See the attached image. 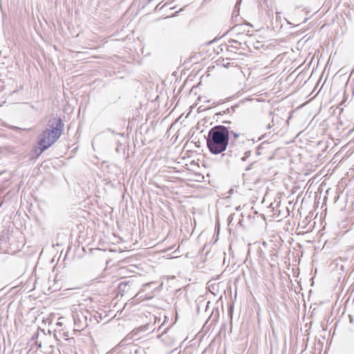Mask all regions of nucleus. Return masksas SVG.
I'll use <instances>...</instances> for the list:
<instances>
[{
  "label": "nucleus",
  "instance_id": "18",
  "mask_svg": "<svg viewBox=\"0 0 354 354\" xmlns=\"http://www.w3.org/2000/svg\"><path fill=\"white\" fill-rule=\"evenodd\" d=\"M162 326H160L159 328H158V330H160L162 329Z\"/></svg>",
  "mask_w": 354,
  "mask_h": 354
},
{
  "label": "nucleus",
  "instance_id": "5",
  "mask_svg": "<svg viewBox=\"0 0 354 354\" xmlns=\"http://www.w3.org/2000/svg\"><path fill=\"white\" fill-rule=\"evenodd\" d=\"M130 281H124L119 283L118 288L120 292H128L130 290Z\"/></svg>",
  "mask_w": 354,
  "mask_h": 354
},
{
  "label": "nucleus",
  "instance_id": "7",
  "mask_svg": "<svg viewBox=\"0 0 354 354\" xmlns=\"http://www.w3.org/2000/svg\"><path fill=\"white\" fill-rule=\"evenodd\" d=\"M220 64L225 67V68H229L232 66V63L229 61V59H223L221 61H220Z\"/></svg>",
  "mask_w": 354,
  "mask_h": 354
},
{
  "label": "nucleus",
  "instance_id": "9",
  "mask_svg": "<svg viewBox=\"0 0 354 354\" xmlns=\"http://www.w3.org/2000/svg\"><path fill=\"white\" fill-rule=\"evenodd\" d=\"M234 214H231L228 218L229 225L232 223Z\"/></svg>",
  "mask_w": 354,
  "mask_h": 354
},
{
  "label": "nucleus",
  "instance_id": "19",
  "mask_svg": "<svg viewBox=\"0 0 354 354\" xmlns=\"http://www.w3.org/2000/svg\"><path fill=\"white\" fill-rule=\"evenodd\" d=\"M240 208H241V207H240V206H239V207L236 208V209H237V210H239V209H240Z\"/></svg>",
  "mask_w": 354,
  "mask_h": 354
},
{
  "label": "nucleus",
  "instance_id": "20",
  "mask_svg": "<svg viewBox=\"0 0 354 354\" xmlns=\"http://www.w3.org/2000/svg\"><path fill=\"white\" fill-rule=\"evenodd\" d=\"M153 1V0H149V2H151V1Z\"/></svg>",
  "mask_w": 354,
  "mask_h": 354
},
{
  "label": "nucleus",
  "instance_id": "15",
  "mask_svg": "<svg viewBox=\"0 0 354 354\" xmlns=\"http://www.w3.org/2000/svg\"><path fill=\"white\" fill-rule=\"evenodd\" d=\"M272 125H273V124H269L268 125V129L271 128V127H272Z\"/></svg>",
  "mask_w": 354,
  "mask_h": 354
},
{
  "label": "nucleus",
  "instance_id": "6",
  "mask_svg": "<svg viewBox=\"0 0 354 354\" xmlns=\"http://www.w3.org/2000/svg\"><path fill=\"white\" fill-rule=\"evenodd\" d=\"M240 45H241V43L234 39H230L228 41V47H232V48L238 49V48H239Z\"/></svg>",
  "mask_w": 354,
  "mask_h": 354
},
{
  "label": "nucleus",
  "instance_id": "2",
  "mask_svg": "<svg viewBox=\"0 0 354 354\" xmlns=\"http://www.w3.org/2000/svg\"><path fill=\"white\" fill-rule=\"evenodd\" d=\"M229 140V127L217 125L209 131L207 145L212 154H219L226 150Z\"/></svg>",
  "mask_w": 354,
  "mask_h": 354
},
{
  "label": "nucleus",
  "instance_id": "10",
  "mask_svg": "<svg viewBox=\"0 0 354 354\" xmlns=\"http://www.w3.org/2000/svg\"><path fill=\"white\" fill-rule=\"evenodd\" d=\"M62 319H64V317L59 318V321L57 323V326H62L63 325V322L61 321Z\"/></svg>",
  "mask_w": 354,
  "mask_h": 354
},
{
  "label": "nucleus",
  "instance_id": "17",
  "mask_svg": "<svg viewBox=\"0 0 354 354\" xmlns=\"http://www.w3.org/2000/svg\"><path fill=\"white\" fill-rule=\"evenodd\" d=\"M108 131H111V133H114L115 132L113 131H111L110 129H107Z\"/></svg>",
  "mask_w": 354,
  "mask_h": 354
},
{
  "label": "nucleus",
  "instance_id": "4",
  "mask_svg": "<svg viewBox=\"0 0 354 354\" xmlns=\"http://www.w3.org/2000/svg\"><path fill=\"white\" fill-rule=\"evenodd\" d=\"M74 321V330L81 331L87 326V319L83 313H74L73 315Z\"/></svg>",
  "mask_w": 354,
  "mask_h": 354
},
{
  "label": "nucleus",
  "instance_id": "13",
  "mask_svg": "<svg viewBox=\"0 0 354 354\" xmlns=\"http://www.w3.org/2000/svg\"><path fill=\"white\" fill-rule=\"evenodd\" d=\"M164 333H165V330H164L162 332V335H158V338H159V337H160L164 334Z\"/></svg>",
  "mask_w": 354,
  "mask_h": 354
},
{
  "label": "nucleus",
  "instance_id": "16",
  "mask_svg": "<svg viewBox=\"0 0 354 354\" xmlns=\"http://www.w3.org/2000/svg\"><path fill=\"white\" fill-rule=\"evenodd\" d=\"M174 1V0H168V1H167L165 4L169 3H170V2H173Z\"/></svg>",
  "mask_w": 354,
  "mask_h": 354
},
{
  "label": "nucleus",
  "instance_id": "8",
  "mask_svg": "<svg viewBox=\"0 0 354 354\" xmlns=\"http://www.w3.org/2000/svg\"><path fill=\"white\" fill-rule=\"evenodd\" d=\"M250 155H251V151H249V150H248V151H245V153H244L243 157H242V158H241V160H242L243 161L246 160V159H247V158H248Z\"/></svg>",
  "mask_w": 354,
  "mask_h": 354
},
{
  "label": "nucleus",
  "instance_id": "1",
  "mask_svg": "<svg viewBox=\"0 0 354 354\" xmlns=\"http://www.w3.org/2000/svg\"><path fill=\"white\" fill-rule=\"evenodd\" d=\"M64 123L60 118L53 117L46 124V127L39 136L37 145L39 154L52 146L61 136Z\"/></svg>",
  "mask_w": 354,
  "mask_h": 354
},
{
  "label": "nucleus",
  "instance_id": "12",
  "mask_svg": "<svg viewBox=\"0 0 354 354\" xmlns=\"http://www.w3.org/2000/svg\"><path fill=\"white\" fill-rule=\"evenodd\" d=\"M160 3H159V4H158V5H157V6H156V10H158V9H161V8H162V7L164 6H162L160 8Z\"/></svg>",
  "mask_w": 354,
  "mask_h": 354
},
{
  "label": "nucleus",
  "instance_id": "14",
  "mask_svg": "<svg viewBox=\"0 0 354 354\" xmlns=\"http://www.w3.org/2000/svg\"><path fill=\"white\" fill-rule=\"evenodd\" d=\"M241 222H242V219H239V222H238V224L241 225Z\"/></svg>",
  "mask_w": 354,
  "mask_h": 354
},
{
  "label": "nucleus",
  "instance_id": "3",
  "mask_svg": "<svg viewBox=\"0 0 354 354\" xmlns=\"http://www.w3.org/2000/svg\"><path fill=\"white\" fill-rule=\"evenodd\" d=\"M229 137L228 145L230 151L237 150L244 145L253 143L252 140L248 139L244 133L232 130L230 127H229Z\"/></svg>",
  "mask_w": 354,
  "mask_h": 354
},
{
  "label": "nucleus",
  "instance_id": "11",
  "mask_svg": "<svg viewBox=\"0 0 354 354\" xmlns=\"http://www.w3.org/2000/svg\"><path fill=\"white\" fill-rule=\"evenodd\" d=\"M160 3H159V4H158V5H157V6H156V10H158V9H161V8H162V7L164 6H162L160 8Z\"/></svg>",
  "mask_w": 354,
  "mask_h": 354
}]
</instances>
